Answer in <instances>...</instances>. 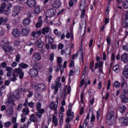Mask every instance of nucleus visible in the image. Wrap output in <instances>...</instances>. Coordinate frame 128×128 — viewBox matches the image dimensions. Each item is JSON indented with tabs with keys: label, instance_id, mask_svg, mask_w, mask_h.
<instances>
[{
	"label": "nucleus",
	"instance_id": "nucleus-44",
	"mask_svg": "<svg viewBox=\"0 0 128 128\" xmlns=\"http://www.w3.org/2000/svg\"><path fill=\"white\" fill-rule=\"evenodd\" d=\"M20 54H18L16 58V62H20Z\"/></svg>",
	"mask_w": 128,
	"mask_h": 128
},
{
	"label": "nucleus",
	"instance_id": "nucleus-62",
	"mask_svg": "<svg viewBox=\"0 0 128 128\" xmlns=\"http://www.w3.org/2000/svg\"><path fill=\"white\" fill-rule=\"evenodd\" d=\"M116 66H114L113 67V70H114L115 72L118 74L120 70H118V68H116Z\"/></svg>",
	"mask_w": 128,
	"mask_h": 128
},
{
	"label": "nucleus",
	"instance_id": "nucleus-4",
	"mask_svg": "<svg viewBox=\"0 0 128 128\" xmlns=\"http://www.w3.org/2000/svg\"><path fill=\"white\" fill-rule=\"evenodd\" d=\"M13 72L15 74H18L20 80H22V78H24V72L22 71V68H15Z\"/></svg>",
	"mask_w": 128,
	"mask_h": 128
},
{
	"label": "nucleus",
	"instance_id": "nucleus-9",
	"mask_svg": "<svg viewBox=\"0 0 128 128\" xmlns=\"http://www.w3.org/2000/svg\"><path fill=\"white\" fill-rule=\"evenodd\" d=\"M12 34L14 38H20V31L18 28H14L12 30Z\"/></svg>",
	"mask_w": 128,
	"mask_h": 128
},
{
	"label": "nucleus",
	"instance_id": "nucleus-48",
	"mask_svg": "<svg viewBox=\"0 0 128 128\" xmlns=\"http://www.w3.org/2000/svg\"><path fill=\"white\" fill-rule=\"evenodd\" d=\"M54 53L50 54V58H49V60H50V62H54Z\"/></svg>",
	"mask_w": 128,
	"mask_h": 128
},
{
	"label": "nucleus",
	"instance_id": "nucleus-45",
	"mask_svg": "<svg viewBox=\"0 0 128 128\" xmlns=\"http://www.w3.org/2000/svg\"><path fill=\"white\" fill-rule=\"evenodd\" d=\"M35 66L36 70H40L42 68V64L40 62H38L36 64Z\"/></svg>",
	"mask_w": 128,
	"mask_h": 128
},
{
	"label": "nucleus",
	"instance_id": "nucleus-28",
	"mask_svg": "<svg viewBox=\"0 0 128 128\" xmlns=\"http://www.w3.org/2000/svg\"><path fill=\"white\" fill-rule=\"evenodd\" d=\"M30 114V109L28 108H24L22 110V114L23 116H28Z\"/></svg>",
	"mask_w": 128,
	"mask_h": 128
},
{
	"label": "nucleus",
	"instance_id": "nucleus-59",
	"mask_svg": "<svg viewBox=\"0 0 128 128\" xmlns=\"http://www.w3.org/2000/svg\"><path fill=\"white\" fill-rule=\"evenodd\" d=\"M81 104H84V92H82L80 94Z\"/></svg>",
	"mask_w": 128,
	"mask_h": 128
},
{
	"label": "nucleus",
	"instance_id": "nucleus-52",
	"mask_svg": "<svg viewBox=\"0 0 128 128\" xmlns=\"http://www.w3.org/2000/svg\"><path fill=\"white\" fill-rule=\"evenodd\" d=\"M123 26L124 28H128V22L126 20H124V23L123 24Z\"/></svg>",
	"mask_w": 128,
	"mask_h": 128
},
{
	"label": "nucleus",
	"instance_id": "nucleus-25",
	"mask_svg": "<svg viewBox=\"0 0 128 128\" xmlns=\"http://www.w3.org/2000/svg\"><path fill=\"white\" fill-rule=\"evenodd\" d=\"M118 110L121 114H124V112L126 110V106H124V105H120L119 106Z\"/></svg>",
	"mask_w": 128,
	"mask_h": 128
},
{
	"label": "nucleus",
	"instance_id": "nucleus-36",
	"mask_svg": "<svg viewBox=\"0 0 128 128\" xmlns=\"http://www.w3.org/2000/svg\"><path fill=\"white\" fill-rule=\"evenodd\" d=\"M57 62L58 64V66H62V57H58L57 58Z\"/></svg>",
	"mask_w": 128,
	"mask_h": 128
},
{
	"label": "nucleus",
	"instance_id": "nucleus-13",
	"mask_svg": "<svg viewBox=\"0 0 128 128\" xmlns=\"http://www.w3.org/2000/svg\"><path fill=\"white\" fill-rule=\"evenodd\" d=\"M120 60L122 62H124V64H128V53H124L121 56Z\"/></svg>",
	"mask_w": 128,
	"mask_h": 128
},
{
	"label": "nucleus",
	"instance_id": "nucleus-8",
	"mask_svg": "<svg viewBox=\"0 0 128 128\" xmlns=\"http://www.w3.org/2000/svg\"><path fill=\"white\" fill-rule=\"evenodd\" d=\"M29 74L31 78H36L38 74V70L32 68L29 71Z\"/></svg>",
	"mask_w": 128,
	"mask_h": 128
},
{
	"label": "nucleus",
	"instance_id": "nucleus-35",
	"mask_svg": "<svg viewBox=\"0 0 128 128\" xmlns=\"http://www.w3.org/2000/svg\"><path fill=\"white\" fill-rule=\"evenodd\" d=\"M30 120L32 121L33 122H35L36 120V115H34V114H32L30 116Z\"/></svg>",
	"mask_w": 128,
	"mask_h": 128
},
{
	"label": "nucleus",
	"instance_id": "nucleus-15",
	"mask_svg": "<svg viewBox=\"0 0 128 128\" xmlns=\"http://www.w3.org/2000/svg\"><path fill=\"white\" fill-rule=\"evenodd\" d=\"M62 86V84L60 83V78H58L56 79V81L55 82V92L54 94H56V92H58V88H60Z\"/></svg>",
	"mask_w": 128,
	"mask_h": 128
},
{
	"label": "nucleus",
	"instance_id": "nucleus-47",
	"mask_svg": "<svg viewBox=\"0 0 128 128\" xmlns=\"http://www.w3.org/2000/svg\"><path fill=\"white\" fill-rule=\"evenodd\" d=\"M122 75L125 78H128V71H123L122 72Z\"/></svg>",
	"mask_w": 128,
	"mask_h": 128
},
{
	"label": "nucleus",
	"instance_id": "nucleus-51",
	"mask_svg": "<svg viewBox=\"0 0 128 128\" xmlns=\"http://www.w3.org/2000/svg\"><path fill=\"white\" fill-rule=\"evenodd\" d=\"M21 122H26V116H24V114H21Z\"/></svg>",
	"mask_w": 128,
	"mask_h": 128
},
{
	"label": "nucleus",
	"instance_id": "nucleus-46",
	"mask_svg": "<svg viewBox=\"0 0 128 128\" xmlns=\"http://www.w3.org/2000/svg\"><path fill=\"white\" fill-rule=\"evenodd\" d=\"M122 90L124 95L128 94V86H125Z\"/></svg>",
	"mask_w": 128,
	"mask_h": 128
},
{
	"label": "nucleus",
	"instance_id": "nucleus-27",
	"mask_svg": "<svg viewBox=\"0 0 128 128\" xmlns=\"http://www.w3.org/2000/svg\"><path fill=\"white\" fill-rule=\"evenodd\" d=\"M18 66L20 68L24 69L28 68V65L24 62H21L20 64H18Z\"/></svg>",
	"mask_w": 128,
	"mask_h": 128
},
{
	"label": "nucleus",
	"instance_id": "nucleus-26",
	"mask_svg": "<svg viewBox=\"0 0 128 128\" xmlns=\"http://www.w3.org/2000/svg\"><path fill=\"white\" fill-rule=\"evenodd\" d=\"M22 24L24 26H28L30 24V19L28 18L24 19L22 21Z\"/></svg>",
	"mask_w": 128,
	"mask_h": 128
},
{
	"label": "nucleus",
	"instance_id": "nucleus-5",
	"mask_svg": "<svg viewBox=\"0 0 128 128\" xmlns=\"http://www.w3.org/2000/svg\"><path fill=\"white\" fill-rule=\"evenodd\" d=\"M2 48L5 52H10L14 50V47L10 46V44L8 42H6L2 45Z\"/></svg>",
	"mask_w": 128,
	"mask_h": 128
},
{
	"label": "nucleus",
	"instance_id": "nucleus-57",
	"mask_svg": "<svg viewBox=\"0 0 128 128\" xmlns=\"http://www.w3.org/2000/svg\"><path fill=\"white\" fill-rule=\"evenodd\" d=\"M28 104V100L26 98L25 100V102L23 104V106L26 107Z\"/></svg>",
	"mask_w": 128,
	"mask_h": 128
},
{
	"label": "nucleus",
	"instance_id": "nucleus-40",
	"mask_svg": "<svg viewBox=\"0 0 128 128\" xmlns=\"http://www.w3.org/2000/svg\"><path fill=\"white\" fill-rule=\"evenodd\" d=\"M12 8V4L10 3H8L6 5L5 4V8H6V10H10V8Z\"/></svg>",
	"mask_w": 128,
	"mask_h": 128
},
{
	"label": "nucleus",
	"instance_id": "nucleus-50",
	"mask_svg": "<svg viewBox=\"0 0 128 128\" xmlns=\"http://www.w3.org/2000/svg\"><path fill=\"white\" fill-rule=\"evenodd\" d=\"M14 44L15 46H20V41L18 40H15L14 42Z\"/></svg>",
	"mask_w": 128,
	"mask_h": 128
},
{
	"label": "nucleus",
	"instance_id": "nucleus-32",
	"mask_svg": "<svg viewBox=\"0 0 128 128\" xmlns=\"http://www.w3.org/2000/svg\"><path fill=\"white\" fill-rule=\"evenodd\" d=\"M50 32V28L48 27L44 28L42 29V34H48Z\"/></svg>",
	"mask_w": 128,
	"mask_h": 128
},
{
	"label": "nucleus",
	"instance_id": "nucleus-24",
	"mask_svg": "<svg viewBox=\"0 0 128 128\" xmlns=\"http://www.w3.org/2000/svg\"><path fill=\"white\" fill-rule=\"evenodd\" d=\"M124 80H125L124 78L122 77V80H121L120 86H121L122 88H124V86H128V82H126V81Z\"/></svg>",
	"mask_w": 128,
	"mask_h": 128
},
{
	"label": "nucleus",
	"instance_id": "nucleus-14",
	"mask_svg": "<svg viewBox=\"0 0 128 128\" xmlns=\"http://www.w3.org/2000/svg\"><path fill=\"white\" fill-rule=\"evenodd\" d=\"M36 46L39 48H44V42L42 40L38 39L36 41Z\"/></svg>",
	"mask_w": 128,
	"mask_h": 128
},
{
	"label": "nucleus",
	"instance_id": "nucleus-29",
	"mask_svg": "<svg viewBox=\"0 0 128 128\" xmlns=\"http://www.w3.org/2000/svg\"><path fill=\"white\" fill-rule=\"evenodd\" d=\"M112 116H114V112L110 111L108 114L106 116V119L108 120H110L112 118Z\"/></svg>",
	"mask_w": 128,
	"mask_h": 128
},
{
	"label": "nucleus",
	"instance_id": "nucleus-41",
	"mask_svg": "<svg viewBox=\"0 0 128 128\" xmlns=\"http://www.w3.org/2000/svg\"><path fill=\"white\" fill-rule=\"evenodd\" d=\"M81 58H80V62L82 64V66L84 64V54H82V52H81Z\"/></svg>",
	"mask_w": 128,
	"mask_h": 128
},
{
	"label": "nucleus",
	"instance_id": "nucleus-54",
	"mask_svg": "<svg viewBox=\"0 0 128 128\" xmlns=\"http://www.w3.org/2000/svg\"><path fill=\"white\" fill-rule=\"evenodd\" d=\"M124 50L128 52V44L124 45L122 46Z\"/></svg>",
	"mask_w": 128,
	"mask_h": 128
},
{
	"label": "nucleus",
	"instance_id": "nucleus-37",
	"mask_svg": "<svg viewBox=\"0 0 128 128\" xmlns=\"http://www.w3.org/2000/svg\"><path fill=\"white\" fill-rule=\"evenodd\" d=\"M48 44H52L54 42V38H52L51 36H48Z\"/></svg>",
	"mask_w": 128,
	"mask_h": 128
},
{
	"label": "nucleus",
	"instance_id": "nucleus-30",
	"mask_svg": "<svg viewBox=\"0 0 128 128\" xmlns=\"http://www.w3.org/2000/svg\"><path fill=\"white\" fill-rule=\"evenodd\" d=\"M6 3L3 2L2 4L0 7V14H2L6 10Z\"/></svg>",
	"mask_w": 128,
	"mask_h": 128
},
{
	"label": "nucleus",
	"instance_id": "nucleus-6",
	"mask_svg": "<svg viewBox=\"0 0 128 128\" xmlns=\"http://www.w3.org/2000/svg\"><path fill=\"white\" fill-rule=\"evenodd\" d=\"M56 14V10L54 8L48 10L46 13V18H52Z\"/></svg>",
	"mask_w": 128,
	"mask_h": 128
},
{
	"label": "nucleus",
	"instance_id": "nucleus-1",
	"mask_svg": "<svg viewBox=\"0 0 128 128\" xmlns=\"http://www.w3.org/2000/svg\"><path fill=\"white\" fill-rule=\"evenodd\" d=\"M36 116H38V118H40L42 116V114H44V109L42 108V103L40 102H38L36 104Z\"/></svg>",
	"mask_w": 128,
	"mask_h": 128
},
{
	"label": "nucleus",
	"instance_id": "nucleus-38",
	"mask_svg": "<svg viewBox=\"0 0 128 128\" xmlns=\"http://www.w3.org/2000/svg\"><path fill=\"white\" fill-rule=\"evenodd\" d=\"M6 22H8V20L6 18H4L2 17L0 18V25L2 24H6Z\"/></svg>",
	"mask_w": 128,
	"mask_h": 128
},
{
	"label": "nucleus",
	"instance_id": "nucleus-10",
	"mask_svg": "<svg viewBox=\"0 0 128 128\" xmlns=\"http://www.w3.org/2000/svg\"><path fill=\"white\" fill-rule=\"evenodd\" d=\"M102 66H104V63L100 61L99 62V64L98 62H96L95 64V66L94 68L95 70H97L98 68L99 67L98 70H99V72H102Z\"/></svg>",
	"mask_w": 128,
	"mask_h": 128
},
{
	"label": "nucleus",
	"instance_id": "nucleus-21",
	"mask_svg": "<svg viewBox=\"0 0 128 128\" xmlns=\"http://www.w3.org/2000/svg\"><path fill=\"white\" fill-rule=\"evenodd\" d=\"M120 98L123 104H126V102H128V98L126 95L121 94L120 96Z\"/></svg>",
	"mask_w": 128,
	"mask_h": 128
},
{
	"label": "nucleus",
	"instance_id": "nucleus-2",
	"mask_svg": "<svg viewBox=\"0 0 128 128\" xmlns=\"http://www.w3.org/2000/svg\"><path fill=\"white\" fill-rule=\"evenodd\" d=\"M80 8V10L82 12L80 18H84V14H86V0L81 2Z\"/></svg>",
	"mask_w": 128,
	"mask_h": 128
},
{
	"label": "nucleus",
	"instance_id": "nucleus-11",
	"mask_svg": "<svg viewBox=\"0 0 128 128\" xmlns=\"http://www.w3.org/2000/svg\"><path fill=\"white\" fill-rule=\"evenodd\" d=\"M21 32L23 36H26L30 32V29L28 27H26L25 28H22Z\"/></svg>",
	"mask_w": 128,
	"mask_h": 128
},
{
	"label": "nucleus",
	"instance_id": "nucleus-56",
	"mask_svg": "<svg viewBox=\"0 0 128 128\" xmlns=\"http://www.w3.org/2000/svg\"><path fill=\"white\" fill-rule=\"evenodd\" d=\"M28 106L30 108H34V102H30L28 103Z\"/></svg>",
	"mask_w": 128,
	"mask_h": 128
},
{
	"label": "nucleus",
	"instance_id": "nucleus-64",
	"mask_svg": "<svg viewBox=\"0 0 128 128\" xmlns=\"http://www.w3.org/2000/svg\"><path fill=\"white\" fill-rule=\"evenodd\" d=\"M22 108V104H20L18 106H17V110H20Z\"/></svg>",
	"mask_w": 128,
	"mask_h": 128
},
{
	"label": "nucleus",
	"instance_id": "nucleus-43",
	"mask_svg": "<svg viewBox=\"0 0 128 128\" xmlns=\"http://www.w3.org/2000/svg\"><path fill=\"white\" fill-rule=\"evenodd\" d=\"M12 126V122H8L4 124V128H10Z\"/></svg>",
	"mask_w": 128,
	"mask_h": 128
},
{
	"label": "nucleus",
	"instance_id": "nucleus-34",
	"mask_svg": "<svg viewBox=\"0 0 128 128\" xmlns=\"http://www.w3.org/2000/svg\"><path fill=\"white\" fill-rule=\"evenodd\" d=\"M113 86L116 88H118L120 86V82L118 81H116L114 82Z\"/></svg>",
	"mask_w": 128,
	"mask_h": 128
},
{
	"label": "nucleus",
	"instance_id": "nucleus-17",
	"mask_svg": "<svg viewBox=\"0 0 128 128\" xmlns=\"http://www.w3.org/2000/svg\"><path fill=\"white\" fill-rule=\"evenodd\" d=\"M119 122L120 124H124V126H128V118H124V117H122L119 119Z\"/></svg>",
	"mask_w": 128,
	"mask_h": 128
},
{
	"label": "nucleus",
	"instance_id": "nucleus-53",
	"mask_svg": "<svg viewBox=\"0 0 128 128\" xmlns=\"http://www.w3.org/2000/svg\"><path fill=\"white\" fill-rule=\"evenodd\" d=\"M7 115L8 116L12 117L14 116V112L12 111H8L7 112Z\"/></svg>",
	"mask_w": 128,
	"mask_h": 128
},
{
	"label": "nucleus",
	"instance_id": "nucleus-60",
	"mask_svg": "<svg viewBox=\"0 0 128 128\" xmlns=\"http://www.w3.org/2000/svg\"><path fill=\"white\" fill-rule=\"evenodd\" d=\"M1 66L3 68H8V66H6V62H2L1 64Z\"/></svg>",
	"mask_w": 128,
	"mask_h": 128
},
{
	"label": "nucleus",
	"instance_id": "nucleus-33",
	"mask_svg": "<svg viewBox=\"0 0 128 128\" xmlns=\"http://www.w3.org/2000/svg\"><path fill=\"white\" fill-rule=\"evenodd\" d=\"M122 6H124V8H126V9L128 8V0H123Z\"/></svg>",
	"mask_w": 128,
	"mask_h": 128
},
{
	"label": "nucleus",
	"instance_id": "nucleus-19",
	"mask_svg": "<svg viewBox=\"0 0 128 128\" xmlns=\"http://www.w3.org/2000/svg\"><path fill=\"white\" fill-rule=\"evenodd\" d=\"M50 110H54V112L55 114H56V112H58V104H54V102H52L50 105Z\"/></svg>",
	"mask_w": 128,
	"mask_h": 128
},
{
	"label": "nucleus",
	"instance_id": "nucleus-61",
	"mask_svg": "<svg viewBox=\"0 0 128 128\" xmlns=\"http://www.w3.org/2000/svg\"><path fill=\"white\" fill-rule=\"evenodd\" d=\"M42 30H38L36 32V34H37L38 36H40L42 34Z\"/></svg>",
	"mask_w": 128,
	"mask_h": 128
},
{
	"label": "nucleus",
	"instance_id": "nucleus-49",
	"mask_svg": "<svg viewBox=\"0 0 128 128\" xmlns=\"http://www.w3.org/2000/svg\"><path fill=\"white\" fill-rule=\"evenodd\" d=\"M40 8L38 7H36L34 10V12L36 14H40Z\"/></svg>",
	"mask_w": 128,
	"mask_h": 128
},
{
	"label": "nucleus",
	"instance_id": "nucleus-20",
	"mask_svg": "<svg viewBox=\"0 0 128 128\" xmlns=\"http://www.w3.org/2000/svg\"><path fill=\"white\" fill-rule=\"evenodd\" d=\"M60 4H62L60 1V0H56L54 2V3L52 4V6L54 8H60Z\"/></svg>",
	"mask_w": 128,
	"mask_h": 128
},
{
	"label": "nucleus",
	"instance_id": "nucleus-39",
	"mask_svg": "<svg viewBox=\"0 0 128 128\" xmlns=\"http://www.w3.org/2000/svg\"><path fill=\"white\" fill-rule=\"evenodd\" d=\"M12 96H14V98L16 100H20V92H17V93L15 94H12Z\"/></svg>",
	"mask_w": 128,
	"mask_h": 128
},
{
	"label": "nucleus",
	"instance_id": "nucleus-22",
	"mask_svg": "<svg viewBox=\"0 0 128 128\" xmlns=\"http://www.w3.org/2000/svg\"><path fill=\"white\" fill-rule=\"evenodd\" d=\"M42 16H40L38 18V22L36 24V28H38L42 26Z\"/></svg>",
	"mask_w": 128,
	"mask_h": 128
},
{
	"label": "nucleus",
	"instance_id": "nucleus-16",
	"mask_svg": "<svg viewBox=\"0 0 128 128\" xmlns=\"http://www.w3.org/2000/svg\"><path fill=\"white\" fill-rule=\"evenodd\" d=\"M26 4L30 8H34L36 6V0H27Z\"/></svg>",
	"mask_w": 128,
	"mask_h": 128
},
{
	"label": "nucleus",
	"instance_id": "nucleus-12",
	"mask_svg": "<svg viewBox=\"0 0 128 128\" xmlns=\"http://www.w3.org/2000/svg\"><path fill=\"white\" fill-rule=\"evenodd\" d=\"M32 58L36 62H40L42 60V55L40 52H36L33 54Z\"/></svg>",
	"mask_w": 128,
	"mask_h": 128
},
{
	"label": "nucleus",
	"instance_id": "nucleus-42",
	"mask_svg": "<svg viewBox=\"0 0 128 128\" xmlns=\"http://www.w3.org/2000/svg\"><path fill=\"white\" fill-rule=\"evenodd\" d=\"M94 61H92L90 63V68L92 70V72H94Z\"/></svg>",
	"mask_w": 128,
	"mask_h": 128
},
{
	"label": "nucleus",
	"instance_id": "nucleus-58",
	"mask_svg": "<svg viewBox=\"0 0 128 128\" xmlns=\"http://www.w3.org/2000/svg\"><path fill=\"white\" fill-rule=\"evenodd\" d=\"M100 110H98L96 112V118L98 120V118H100Z\"/></svg>",
	"mask_w": 128,
	"mask_h": 128
},
{
	"label": "nucleus",
	"instance_id": "nucleus-63",
	"mask_svg": "<svg viewBox=\"0 0 128 128\" xmlns=\"http://www.w3.org/2000/svg\"><path fill=\"white\" fill-rule=\"evenodd\" d=\"M124 16H125L124 20H128V11H125Z\"/></svg>",
	"mask_w": 128,
	"mask_h": 128
},
{
	"label": "nucleus",
	"instance_id": "nucleus-55",
	"mask_svg": "<svg viewBox=\"0 0 128 128\" xmlns=\"http://www.w3.org/2000/svg\"><path fill=\"white\" fill-rule=\"evenodd\" d=\"M6 71L9 72H12V67L7 66L6 67Z\"/></svg>",
	"mask_w": 128,
	"mask_h": 128
},
{
	"label": "nucleus",
	"instance_id": "nucleus-7",
	"mask_svg": "<svg viewBox=\"0 0 128 128\" xmlns=\"http://www.w3.org/2000/svg\"><path fill=\"white\" fill-rule=\"evenodd\" d=\"M21 8H22L20 6L16 5L14 6L13 11L12 12V16H16L20 12Z\"/></svg>",
	"mask_w": 128,
	"mask_h": 128
},
{
	"label": "nucleus",
	"instance_id": "nucleus-18",
	"mask_svg": "<svg viewBox=\"0 0 128 128\" xmlns=\"http://www.w3.org/2000/svg\"><path fill=\"white\" fill-rule=\"evenodd\" d=\"M16 98H14V96L11 94L7 100V102L12 104V106H14V100Z\"/></svg>",
	"mask_w": 128,
	"mask_h": 128
},
{
	"label": "nucleus",
	"instance_id": "nucleus-23",
	"mask_svg": "<svg viewBox=\"0 0 128 128\" xmlns=\"http://www.w3.org/2000/svg\"><path fill=\"white\" fill-rule=\"evenodd\" d=\"M16 78H18V74H15L12 72V76L9 78V80L10 82H16L17 80Z\"/></svg>",
	"mask_w": 128,
	"mask_h": 128
},
{
	"label": "nucleus",
	"instance_id": "nucleus-31",
	"mask_svg": "<svg viewBox=\"0 0 128 128\" xmlns=\"http://www.w3.org/2000/svg\"><path fill=\"white\" fill-rule=\"evenodd\" d=\"M58 119L56 118V116H53L52 118V122L54 123V126H58Z\"/></svg>",
	"mask_w": 128,
	"mask_h": 128
},
{
	"label": "nucleus",
	"instance_id": "nucleus-3",
	"mask_svg": "<svg viewBox=\"0 0 128 128\" xmlns=\"http://www.w3.org/2000/svg\"><path fill=\"white\" fill-rule=\"evenodd\" d=\"M35 90L37 92H44L48 87L44 83H40L34 86Z\"/></svg>",
	"mask_w": 128,
	"mask_h": 128
}]
</instances>
